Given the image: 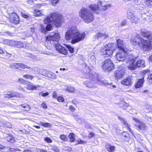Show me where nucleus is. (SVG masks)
Instances as JSON below:
<instances>
[{"mask_svg":"<svg viewBox=\"0 0 152 152\" xmlns=\"http://www.w3.org/2000/svg\"><path fill=\"white\" fill-rule=\"evenodd\" d=\"M79 15L84 22L89 23L94 19V16L90 11L87 9H83L79 13Z\"/></svg>","mask_w":152,"mask_h":152,"instance_id":"obj_5","label":"nucleus"},{"mask_svg":"<svg viewBox=\"0 0 152 152\" xmlns=\"http://www.w3.org/2000/svg\"><path fill=\"white\" fill-rule=\"evenodd\" d=\"M139 18L136 16H134V17L131 20V21L132 23H136L139 21Z\"/></svg>","mask_w":152,"mask_h":152,"instance_id":"obj_32","label":"nucleus"},{"mask_svg":"<svg viewBox=\"0 0 152 152\" xmlns=\"http://www.w3.org/2000/svg\"><path fill=\"white\" fill-rule=\"evenodd\" d=\"M19 81L22 83L24 84L25 83H26V82L27 81L24 80L22 78H20L19 79Z\"/></svg>","mask_w":152,"mask_h":152,"instance_id":"obj_55","label":"nucleus"},{"mask_svg":"<svg viewBox=\"0 0 152 152\" xmlns=\"http://www.w3.org/2000/svg\"><path fill=\"white\" fill-rule=\"evenodd\" d=\"M30 29H31V32L32 33H33L35 31V30L36 29V28L35 27H31L30 28Z\"/></svg>","mask_w":152,"mask_h":152,"instance_id":"obj_60","label":"nucleus"},{"mask_svg":"<svg viewBox=\"0 0 152 152\" xmlns=\"http://www.w3.org/2000/svg\"><path fill=\"white\" fill-rule=\"evenodd\" d=\"M102 4V1H98L97 5L94 4H91L90 5L89 8L93 11H96L98 10H105L110 6V5L107 4H103L102 7H100V5Z\"/></svg>","mask_w":152,"mask_h":152,"instance_id":"obj_8","label":"nucleus"},{"mask_svg":"<svg viewBox=\"0 0 152 152\" xmlns=\"http://www.w3.org/2000/svg\"><path fill=\"white\" fill-rule=\"evenodd\" d=\"M6 41L7 42V45L15 47L16 41L11 40H7Z\"/></svg>","mask_w":152,"mask_h":152,"instance_id":"obj_31","label":"nucleus"},{"mask_svg":"<svg viewBox=\"0 0 152 152\" xmlns=\"http://www.w3.org/2000/svg\"><path fill=\"white\" fill-rule=\"evenodd\" d=\"M148 80L149 83L152 84V74L148 75Z\"/></svg>","mask_w":152,"mask_h":152,"instance_id":"obj_43","label":"nucleus"},{"mask_svg":"<svg viewBox=\"0 0 152 152\" xmlns=\"http://www.w3.org/2000/svg\"><path fill=\"white\" fill-rule=\"evenodd\" d=\"M75 88L72 87H68L66 89V91H68L69 92L73 93L75 91Z\"/></svg>","mask_w":152,"mask_h":152,"instance_id":"obj_34","label":"nucleus"},{"mask_svg":"<svg viewBox=\"0 0 152 152\" xmlns=\"http://www.w3.org/2000/svg\"><path fill=\"white\" fill-rule=\"evenodd\" d=\"M135 57L132 54H129L126 56L125 62L129 69L134 70L137 69V67L135 64Z\"/></svg>","mask_w":152,"mask_h":152,"instance_id":"obj_7","label":"nucleus"},{"mask_svg":"<svg viewBox=\"0 0 152 152\" xmlns=\"http://www.w3.org/2000/svg\"><path fill=\"white\" fill-rule=\"evenodd\" d=\"M69 110L72 112L74 111L75 110V108L72 105H71L69 106Z\"/></svg>","mask_w":152,"mask_h":152,"instance_id":"obj_57","label":"nucleus"},{"mask_svg":"<svg viewBox=\"0 0 152 152\" xmlns=\"http://www.w3.org/2000/svg\"><path fill=\"white\" fill-rule=\"evenodd\" d=\"M103 36V33L99 32L97 33L96 34H95L94 36V37L95 38L98 39L100 37H102Z\"/></svg>","mask_w":152,"mask_h":152,"instance_id":"obj_36","label":"nucleus"},{"mask_svg":"<svg viewBox=\"0 0 152 152\" xmlns=\"http://www.w3.org/2000/svg\"><path fill=\"white\" fill-rule=\"evenodd\" d=\"M46 73L44 74H42V75L46 77H47L49 78L50 77V72H48L46 71Z\"/></svg>","mask_w":152,"mask_h":152,"instance_id":"obj_49","label":"nucleus"},{"mask_svg":"<svg viewBox=\"0 0 152 152\" xmlns=\"http://www.w3.org/2000/svg\"><path fill=\"white\" fill-rule=\"evenodd\" d=\"M68 137L70 139V142H72L75 141V135L73 133H70L68 135Z\"/></svg>","mask_w":152,"mask_h":152,"instance_id":"obj_28","label":"nucleus"},{"mask_svg":"<svg viewBox=\"0 0 152 152\" xmlns=\"http://www.w3.org/2000/svg\"><path fill=\"white\" fill-rule=\"evenodd\" d=\"M7 141L12 142H14V139L13 137L11 136L10 135H8L7 137Z\"/></svg>","mask_w":152,"mask_h":152,"instance_id":"obj_39","label":"nucleus"},{"mask_svg":"<svg viewBox=\"0 0 152 152\" xmlns=\"http://www.w3.org/2000/svg\"><path fill=\"white\" fill-rule=\"evenodd\" d=\"M29 69H30L29 71L32 72H35L37 71V68L36 67H30Z\"/></svg>","mask_w":152,"mask_h":152,"instance_id":"obj_47","label":"nucleus"},{"mask_svg":"<svg viewBox=\"0 0 152 152\" xmlns=\"http://www.w3.org/2000/svg\"><path fill=\"white\" fill-rule=\"evenodd\" d=\"M39 124L45 127H50L52 126V124L48 123H44L42 121H40Z\"/></svg>","mask_w":152,"mask_h":152,"instance_id":"obj_27","label":"nucleus"},{"mask_svg":"<svg viewBox=\"0 0 152 152\" xmlns=\"http://www.w3.org/2000/svg\"><path fill=\"white\" fill-rule=\"evenodd\" d=\"M144 77L139 79L135 85V88H138L141 87L143 85L144 82Z\"/></svg>","mask_w":152,"mask_h":152,"instance_id":"obj_23","label":"nucleus"},{"mask_svg":"<svg viewBox=\"0 0 152 152\" xmlns=\"http://www.w3.org/2000/svg\"><path fill=\"white\" fill-rule=\"evenodd\" d=\"M62 19L61 15L57 13H53L47 16L44 20V21L45 24L51 23L57 27H58L61 25Z\"/></svg>","mask_w":152,"mask_h":152,"instance_id":"obj_3","label":"nucleus"},{"mask_svg":"<svg viewBox=\"0 0 152 152\" xmlns=\"http://www.w3.org/2000/svg\"><path fill=\"white\" fill-rule=\"evenodd\" d=\"M86 36L85 32H80L76 26H72L67 29L65 37L66 40H71V43L74 44L83 40Z\"/></svg>","mask_w":152,"mask_h":152,"instance_id":"obj_1","label":"nucleus"},{"mask_svg":"<svg viewBox=\"0 0 152 152\" xmlns=\"http://www.w3.org/2000/svg\"><path fill=\"white\" fill-rule=\"evenodd\" d=\"M103 36L102 37H104V39H107L109 37V35L107 33H103Z\"/></svg>","mask_w":152,"mask_h":152,"instance_id":"obj_52","label":"nucleus"},{"mask_svg":"<svg viewBox=\"0 0 152 152\" xmlns=\"http://www.w3.org/2000/svg\"><path fill=\"white\" fill-rule=\"evenodd\" d=\"M135 126L137 128L138 130H144L146 128L145 124L141 121H140L138 124H136Z\"/></svg>","mask_w":152,"mask_h":152,"instance_id":"obj_19","label":"nucleus"},{"mask_svg":"<svg viewBox=\"0 0 152 152\" xmlns=\"http://www.w3.org/2000/svg\"><path fill=\"white\" fill-rule=\"evenodd\" d=\"M10 21L12 23L17 24L19 22V19L18 16L15 13H12L9 15Z\"/></svg>","mask_w":152,"mask_h":152,"instance_id":"obj_16","label":"nucleus"},{"mask_svg":"<svg viewBox=\"0 0 152 152\" xmlns=\"http://www.w3.org/2000/svg\"><path fill=\"white\" fill-rule=\"evenodd\" d=\"M120 106L125 109L126 108L129 106V104L128 103H126L124 102H121L120 104Z\"/></svg>","mask_w":152,"mask_h":152,"instance_id":"obj_30","label":"nucleus"},{"mask_svg":"<svg viewBox=\"0 0 152 152\" xmlns=\"http://www.w3.org/2000/svg\"><path fill=\"white\" fill-rule=\"evenodd\" d=\"M4 125L6 127L9 128L12 127V126L11 124L8 122H5L4 123Z\"/></svg>","mask_w":152,"mask_h":152,"instance_id":"obj_42","label":"nucleus"},{"mask_svg":"<svg viewBox=\"0 0 152 152\" xmlns=\"http://www.w3.org/2000/svg\"><path fill=\"white\" fill-rule=\"evenodd\" d=\"M94 134L92 132H91L90 133V134L88 135V137L91 138L94 136Z\"/></svg>","mask_w":152,"mask_h":152,"instance_id":"obj_61","label":"nucleus"},{"mask_svg":"<svg viewBox=\"0 0 152 152\" xmlns=\"http://www.w3.org/2000/svg\"><path fill=\"white\" fill-rule=\"evenodd\" d=\"M23 96L20 94L18 93L15 91H10L7 92V94L4 95V98L6 99H10L11 98H21Z\"/></svg>","mask_w":152,"mask_h":152,"instance_id":"obj_11","label":"nucleus"},{"mask_svg":"<svg viewBox=\"0 0 152 152\" xmlns=\"http://www.w3.org/2000/svg\"><path fill=\"white\" fill-rule=\"evenodd\" d=\"M118 118L126 126L127 129L132 133H133L132 130L130 129L129 125H128L126 122L125 119L124 118H122L120 116L118 117Z\"/></svg>","mask_w":152,"mask_h":152,"instance_id":"obj_22","label":"nucleus"},{"mask_svg":"<svg viewBox=\"0 0 152 152\" xmlns=\"http://www.w3.org/2000/svg\"><path fill=\"white\" fill-rule=\"evenodd\" d=\"M105 147L106 149L109 152H113L115 150V147L111 146L110 144H106Z\"/></svg>","mask_w":152,"mask_h":152,"instance_id":"obj_24","label":"nucleus"},{"mask_svg":"<svg viewBox=\"0 0 152 152\" xmlns=\"http://www.w3.org/2000/svg\"><path fill=\"white\" fill-rule=\"evenodd\" d=\"M66 47L68 49V50L71 53H73L74 52V48L71 47L69 45H66Z\"/></svg>","mask_w":152,"mask_h":152,"instance_id":"obj_38","label":"nucleus"},{"mask_svg":"<svg viewBox=\"0 0 152 152\" xmlns=\"http://www.w3.org/2000/svg\"><path fill=\"white\" fill-rule=\"evenodd\" d=\"M102 69L107 71H110L114 69V66L112 61L110 59L105 60L102 63Z\"/></svg>","mask_w":152,"mask_h":152,"instance_id":"obj_9","label":"nucleus"},{"mask_svg":"<svg viewBox=\"0 0 152 152\" xmlns=\"http://www.w3.org/2000/svg\"><path fill=\"white\" fill-rule=\"evenodd\" d=\"M42 107L44 109H46L47 107L46 104L44 103H42L41 105Z\"/></svg>","mask_w":152,"mask_h":152,"instance_id":"obj_62","label":"nucleus"},{"mask_svg":"<svg viewBox=\"0 0 152 152\" xmlns=\"http://www.w3.org/2000/svg\"><path fill=\"white\" fill-rule=\"evenodd\" d=\"M60 138L64 141H66L67 140L66 136L64 134H61L60 136Z\"/></svg>","mask_w":152,"mask_h":152,"instance_id":"obj_41","label":"nucleus"},{"mask_svg":"<svg viewBox=\"0 0 152 152\" xmlns=\"http://www.w3.org/2000/svg\"><path fill=\"white\" fill-rule=\"evenodd\" d=\"M45 141L48 143H51L52 142V140L49 137H46L45 138Z\"/></svg>","mask_w":152,"mask_h":152,"instance_id":"obj_50","label":"nucleus"},{"mask_svg":"<svg viewBox=\"0 0 152 152\" xmlns=\"http://www.w3.org/2000/svg\"><path fill=\"white\" fill-rule=\"evenodd\" d=\"M85 77L87 79H89L90 81H86L84 84L86 87L89 88H92L96 87L95 84L98 83L102 84V82L98 78L97 74H92L90 73H87L86 74Z\"/></svg>","mask_w":152,"mask_h":152,"instance_id":"obj_2","label":"nucleus"},{"mask_svg":"<svg viewBox=\"0 0 152 152\" xmlns=\"http://www.w3.org/2000/svg\"><path fill=\"white\" fill-rule=\"evenodd\" d=\"M77 144H83L85 143H86V142L84 141H82L81 140H79L77 141Z\"/></svg>","mask_w":152,"mask_h":152,"instance_id":"obj_53","label":"nucleus"},{"mask_svg":"<svg viewBox=\"0 0 152 152\" xmlns=\"http://www.w3.org/2000/svg\"><path fill=\"white\" fill-rule=\"evenodd\" d=\"M18 89L20 91H21L23 92H25V90L22 88L21 87H20L18 88Z\"/></svg>","mask_w":152,"mask_h":152,"instance_id":"obj_64","label":"nucleus"},{"mask_svg":"<svg viewBox=\"0 0 152 152\" xmlns=\"http://www.w3.org/2000/svg\"><path fill=\"white\" fill-rule=\"evenodd\" d=\"M126 20L123 21L121 23V25L122 26H123L126 25Z\"/></svg>","mask_w":152,"mask_h":152,"instance_id":"obj_59","label":"nucleus"},{"mask_svg":"<svg viewBox=\"0 0 152 152\" xmlns=\"http://www.w3.org/2000/svg\"><path fill=\"white\" fill-rule=\"evenodd\" d=\"M40 29L41 30V32H45V27L43 26L42 25H40Z\"/></svg>","mask_w":152,"mask_h":152,"instance_id":"obj_51","label":"nucleus"},{"mask_svg":"<svg viewBox=\"0 0 152 152\" xmlns=\"http://www.w3.org/2000/svg\"><path fill=\"white\" fill-rule=\"evenodd\" d=\"M137 67L143 68L145 66V61L143 59H140L137 61L136 63Z\"/></svg>","mask_w":152,"mask_h":152,"instance_id":"obj_20","label":"nucleus"},{"mask_svg":"<svg viewBox=\"0 0 152 152\" xmlns=\"http://www.w3.org/2000/svg\"><path fill=\"white\" fill-rule=\"evenodd\" d=\"M21 106L24 108V110L25 111L28 110L30 108V106L27 104H22L21 105Z\"/></svg>","mask_w":152,"mask_h":152,"instance_id":"obj_35","label":"nucleus"},{"mask_svg":"<svg viewBox=\"0 0 152 152\" xmlns=\"http://www.w3.org/2000/svg\"><path fill=\"white\" fill-rule=\"evenodd\" d=\"M55 47L56 50L61 54L64 55L68 54V52L67 49L61 45L59 43L56 44Z\"/></svg>","mask_w":152,"mask_h":152,"instance_id":"obj_13","label":"nucleus"},{"mask_svg":"<svg viewBox=\"0 0 152 152\" xmlns=\"http://www.w3.org/2000/svg\"><path fill=\"white\" fill-rule=\"evenodd\" d=\"M138 45L140 48L143 51H149L152 49V42L142 38L139 39Z\"/></svg>","mask_w":152,"mask_h":152,"instance_id":"obj_6","label":"nucleus"},{"mask_svg":"<svg viewBox=\"0 0 152 152\" xmlns=\"http://www.w3.org/2000/svg\"><path fill=\"white\" fill-rule=\"evenodd\" d=\"M117 47V46L114 43L108 44L101 48L100 53L102 55L107 57L113 55Z\"/></svg>","mask_w":152,"mask_h":152,"instance_id":"obj_4","label":"nucleus"},{"mask_svg":"<svg viewBox=\"0 0 152 152\" xmlns=\"http://www.w3.org/2000/svg\"><path fill=\"white\" fill-rule=\"evenodd\" d=\"M53 150L54 151L56 152H58L59 151V150L57 148V147L54 146L52 148Z\"/></svg>","mask_w":152,"mask_h":152,"instance_id":"obj_54","label":"nucleus"},{"mask_svg":"<svg viewBox=\"0 0 152 152\" xmlns=\"http://www.w3.org/2000/svg\"><path fill=\"white\" fill-rule=\"evenodd\" d=\"M48 92H46L45 93H42L41 94V96H42L45 97L46 96L48 95Z\"/></svg>","mask_w":152,"mask_h":152,"instance_id":"obj_63","label":"nucleus"},{"mask_svg":"<svg viewBox=\"0 0 152 152\" xmlns=\"http://www.w3.org/2000/svg\"><path fill=\"white\" fill-rule=\"evenodd\" d=\"M20 65V68H21L23 69H29L30 68V67L26 65L20 63V64H19Z\"/></svg>","mask_w":152,"mask_h":152,"instance_id":"obj_40","label":"nucleus"},{"mask_svg":"<svg viewBox=\"0 0 152 152\" xmlns=\"http://www.w3.org/2000/svg\"><path fill=\"white\" fill-rule=\"evenodd\" d=\"M23 77H24L27 79H28L30 80H32L34 77V76L33 75H31L29 74H26L23 75Z\"/></svg>","mask_w":152,"mask_h":152,"instance_id":"obj_33","label":"nucleus"},{"mask_svg":"<svg viewBox=\"0 0 152 152\" xmlns=\"http://www.w3.org/2000/svg\"><path fill=\"white\" fill-rule=\"evenodd\" d=\"M58 101L60 102H63L64 101V98L61 96H58L57 98Z\"/></svg>","mask_w":152,"mask_h":152,"instance_id":"obj_46","label":"nucleus"},{"mask_svg":"<svg viewBox=\"0 0 152 152\" xmlns=\"http://www.w3.org/2000/svg\"><path fill=\"white\" fill-rule=\"evenodd\" d=\"M124 75V72L123 70H117L114 73L115 79L118 80L122 78Z\"/></svg>","mask_w":152,"mask_h":152,"instance_id":"obj_17","label":"nucleus"},{"mask_svg":"<svg viewBox=\"0 0 152 152\" xmlns=\"http://www.w3.org/2000/svg\"><path fill=\"white\" fill-rule=\"evenodd\" d=\"M52 26L50 24H48L46 26V29L47 30L49 31L51 30Z\"/></svg>","mask_w":152,"mask_h":152,"instance_id":"obj_44","label":"nucleus"},{"mask_svg":"<svg viewBox=\"0 0 152 152\" xmlns=\"http://www.w3.org/2000/svg\"><path fill=\"white\" fill-rule=\"evenodd\" d=\"M134 15L132 12L130 11L127 12V17L129 19H130L131 20L134 17Z\"/></svg>","mask_w":152,"mask_h":152,"instance_id":"obj_37","label":"nucleus"},{"mask_svg":"<svg viewBox=\"0 0 152 152\" xmlns=\"http://www.w3.org/2000/svg\"><path fill=\"white\" fill-rule=\"evenodd\" d=\"M117 42L118 44V48L122 51L127 53L129 50L128 49L125 47V44L124 42L123 41L120 39L117 40Z\"/></svg>","mask_w":152,"mask_h":152,"instance_id":"obj_12","label":"nucleus"},{"mask_svg":"<svg viewBox=\"0 0 152 152\" xmlns=\"http://www.w3.org/2000/svg\"><path fill=\"white\" fill-rule=\"evenodd\" d=\"M45 38V41L48 42V43H51V42L54 41L58 42L59 40L60 37L58 33H56L54 34L52 33Z\"/></svg>","mask_w":152,"mask_h":152,"instance_id":"obj_10","label":"nucleus"},{"mask_svg":"<svg viewBox=\"0 0 152 152\" xmlns=\"http://www.w3.org/2000/svg\"><path fill=\"white\" fill-rule=\"evenodd\" d=\"M39 87L40 86L39 85H33L32 83H31L29 82L28 84L27 85V86L26 88L28 90H33L37 89L38 87Z\"/></svg>","mask_w":152,"mask_h":152,"instance_id":"obj_18","label":"nucleus"},{"mask_svg":"<svg viewBox=\"0 0 152 152\" xmlns=\"http://www.w3.org/2000/svg\"><path fill=\"white\" fill-rule=\"evenodd\" d=\"M50 77H49V78H51L52 79H55L56 78V75L54 73H52L50 72Z\"/></svg>","mask_w":152,"mask_h":152,"instance_id":"obj_48","label":"nucleus"},{"mask_svg":"<svg viewBox=\"0 0 152 152\" xmlns=\"http://www.w3.org/2000/svg\"><path fill=\"white\" fill-rule=\"evenodd\" d=\"M140 33L142 36L147 38L148 40L152 41V32L142 29L140 30Z\"/></svg>","mask_w":152,"mask_h":152,"instance_id":"obj_15","label":"nucleus"},{"mask_svg":"<svg viewBox=\"0 0 152 152\" xmlns=\"http://www.w3.org/2000/svg\"><path fill=\"white\" fill-rule=\"evenodd\" d=\"M57 94L56 91H53V93L52 97L55 98H57Z\"/></svg>","mask_w":152,"mask_h":152,"instance_id":"obj_56","label":"nucleus"},{"mask_svg":"<svg viewBox=\"0 0 152 152\" xmlns=\"http://www.w3.org/2000/svg\"><path fill=\"white\" fill-rule=\"evenodd\" d=\"M121 83L127 86H130L132 84L131 79L130 77L126 78L121 81Z\"/></svg>","mask_w":152,"mask_h":152,"instance_id":"obj_21","label":"nucleus"},{"mask_svg":"<svg viewBox=\"0 0 152 152\" xmlns=\"http://www.w3.org/2000/svg\"><path fill=\"white\" fill-rule=\"evenodd\" d=\"M132 119L134 121L137 123V124H138L140 121L138 119L135 117H133Z\"/></svg>","mask_w":152,"mask_h":152,"instance_id":"obj_58","label":"nucleus"},{"mask_svg":"<svg viewBox=\"0 0 152 152\" xmlns=\"http://www.w3.org/2000/svg\"><path fill=\"white\" fill-rule=\"evenodd\" d=\"M125 53H126L124 51L122 52H118L115 55L116 59L119 61H122L125 62L126 56L129 55L126 54Z\"/></svg>","mask_w":152,"mask_h":152,"instance_id":"obj_14","label":"nucleus"},{"mask_svg":"<svg viewBox=\"0 0 152 152\" xmlns=\"http://www.w3.org/2000/svg\"><path fill=\"white\" fill-rule=\"evenodd\" d=\"M130 43L132 45H138V42H137L136 37H132L130 40Z\"/></svg>","mask_w":152,"mask_h":152,"instance_id":"obj_29","label":"nucleus"},{"mask_svg":"<svg viewBox=\"0 0 152 152\" xmlns=\"http://www.w3.org/2000/svg\"><path fill=\"white\" fill-rule=\"evenodd\" d=\"M146 4L148 6H151L152 5V0H146Z\"/></svg>","mask_w":152,"mask_h":152,"instance_id":"obj_45","label":"nucleus"},{"mask_svg":"<svg viewBox=\"0 0 152 152\" xmlns=\"http://www.w3.org/2000/svg\"><path fill=\"white\" fill-rule=\"evenodd\" d=\"M15 45V47H17L18 48H25L24 44L22 42L16 41Z\"/></svg>","mask_w":152,"mask_h":152,"instance_id":"obj_25","label":"nucleus"},{"mask_svg":"<svg viewBox=\"0 0 152 152\" xmlns=\"http://www.w3.org/2000/svg\"><path fill=\"white\" fill-rule=\"evenodd\" d=\"M34 12V14L35 16H37L43 15L44 13L41 10H35Z\"/></svg>","mask_w":152,"mask_h":152,"instance_id":"obj_26","label":"nucleus"}]
</instances>
